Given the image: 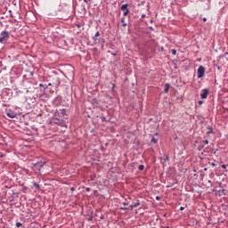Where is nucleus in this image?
<instances>
[{
    "label": "nucleus",
    "instance_id": "603ef678",
    "mask_svg": "<svg viewBox=\"0 0 228 228\" xmlns=\"http://www.w3.org/2000/svg\"><path fill=\"white\" fill-rule=\"evenodd\" d=\"M161 51H163V47L161 48Z\"/></svg>",
    "mask_w": 228,
    "mask_h": 228
},
{
    "label": "nucleus",
    "instance_id": "72a5a7b5",
    "mask_svg": "<svg viewBox=\"0 0 228 228\" xmlns=\"http://www.w3.org/2000/svg\"><path fill=\"white\" fill-rule=\"evenodd\" d=\"M202 20L203 22H208V18H203Z\"/></svg>",
    "mask_w": 228,
    "mask_h": 228
},
{
    "label": "nucleus",
    "instance_id": "7ed1b4c3",
    "mask_svg": "<svg viewBox=\"0 0 228 228\" xmlns=\"http://www.w3.org/2000/svg\"><path fill=\"white\" fill-rule=\"evenodd\" d=\"M50 124H51V126L56 125V126H63V124H64V123H63V120L58 118V117H55V118H52V119L50 120Z\"/></svg>",
    "mask_w": 228,
    "mask_h": 228
},
{
    "label": "nucleus",
    "instance_id": "f704fd0d",
    "mask_svg": "<svg viewBox=\"0 0 228 228\" xmlns=\"http://www.w3.org/2000/svg\"><path fill=\"white\" fill-rule=\"evenodd\" d=\"M221 167H222V168H224V169H226V168H227V166H226V165H224H224H222Z\"/></svg>",
    "mask_w": 228,
    "mask_h": 228
},
{
    "label": "nucleus",
    "instance_id": "c85d7f7f",
    "mask_svg": "<svg viewBox=\"0 0 228 228\" xmlns=\"http://www.w3.org/2000/svg\"><path fill=\"white\" fill-rule=\"evenodd\" d=\"M43 88H44V90H46V88H48L47 84H43Z\"/></svg>",
    "mask_w": 228,
    "mask_h": 228
},
{
    "label": "nucleus",
    "instance_id": "b1692460",
    "mask_svg": "<svg viewBox=\"0 0 228 228\" xmlns=\"http://www.w3.org/2000/svg\"><path fill=\"white\" fill-rule=\"evenodd\" d=\"M16 227H22V223H16Z\"/></svg>",
    "mask_w": 228,
    "mask_h": 228
},
{
    "label": "nucleus",
    "instance_id": "0eeeda50",
    "mask_svg": "<svg viewBox=\"0 0 228 228\" xmlns=\"http://www.w3.org/2000/svg\"><path fill=\"white\" fill-rule=\"evenodd\" d=\"M127 6H129L128 4H124L123 5H121V11L124 12V17H127V15L129 14V8H127Z\"/></svg>",
    "mask_w": 228,
    "mask_h": 228
},
{
    "label": "nucleus",
    "instance_id": "a878e982",
    "mask_svg": "<svg viewBox=\"0 0 228 228\" xmlns=\"http://www.w3.org/2000/svg\"><path fill=\"white\" fill-rule=\"evenodd\" d=\"M170 159V158L168 157V155L166 156V158L164 159V161L166 163V161H168Z\"/></svg>",
    "mask_w": 228,
    "mask_h": 228
},
{
    "label": "nucleus",
    "instance_id": "cd10ccee",
    "mask_svg": "<svg viewBox=\"0 0 228 228\" xmlns=\"http://www.w3.org/2000/svg\"><path fill=\"white\" fill-rule=\"evenodd\" d=\"M122 204H123V206H129V202L128 201H124Z\"/></svg>",
    "mask_w": 228,
    "mask_h": 228
},
{
    "label": "nucleus",
    "instance_id": "f257e3e1",
    "mask_svg": "<svg viewBox=\"0 0 228 228\" xmlns=\"http://www.w3.org/2000/svg\"><path fill=\"white\" fill-rule=\"evenodd\" d=\"M10 39V33L6 30H4L0 34V44H5Z\"/></svg>",
    "mask_w": 228,
    "mask_h": 228
},
{
    "label": "nucleus",
    "instance_id": "7c9ffc66",
    "mask_svg": "<svg viewBox=\"0 0 228 228\" xmlns=\"http://www.w3.org/2000/svg\"><path fill=\"white\" fill-rule=\"evenodd\" d=\"M172 186H174V183H171L169 185H167V188H172Z\"/></svg>",
    "mask_w": 228,
    "mask_h": 228
},
{
    "label": "nucleus",
    "instance_id": "37998d69",
    "mask_svg": "<svg viewBox=\"0 0 228 228\" xmlns=\"http://www.w3.org/2000/svg\"><path fill=\"white\" fill-rule=\"evenodd\" d=\"M198 103H199V104H202V101H199Z\"/></svg>",
    "mask_w": 228,
    "mask_h": 228
},
{
    "label": "nucleus",
    "instance_id": "a18cd8bd",
    "mask_svg": "<svg viewBox=\"0 0 228 228\" xmlns=\"http://www.w3.org/2000/svg\"><path fill=\"white\" fill-rule=\"evenodd\" d=\"M227 54H228V52L224 53V56H227Z\"/></svg>",
    "mask_w": 228,
    "mask_h": 228
},
{
    "label": "nucleus",
    "instance_id": "e433bc0d",
    "mask_svg": "<svg viewBox=\"0 0 228 228\" xmlns=\"http://www.w3.org/2000/svg\"><path fill=\"white\" fill-rule=\"evenodd\" d=\"M22 186H23L22 189H23L24 191L28 190V187H27V186H24V185H22Z\"/></svg>",
    "mask_w": 228,
    "mask_h": 228
},
{
    "label": "nucleus",
    "instance_id": "4468645a",
    "mask_svg": "<svg viewBox=\"0 0 228 228\" xmlns=\"http://www.w3.org/2000/svg\"><path fill=\"white\" fill-rule=\"evenodd\" d=\"M208 131L207 132V134H211L214 133V132H213V126H208Z\"/></svg>",
    "mask_w": 228,
    "mask_h": 228
},
{
    "label": "nucleus",
    "instance_id": "412c9836",
    "mask_svg": "<svg viewBox=\"0 0 228 228\" xmlns=\"http://www.w3.org/2000/svg\"><path fill=\"white\" fill-rule=\"evenodd\" d=\"M101 120H102V122H108V119H106V117H104V116L101 117Z\"/></svg>",
    "mask_w": 228,
    "mask_h": 228
},
{
    "label": "nucleus",
    "instance_id": "6e6d98bb",
    "mask_svg": "<svg viewBox=\"0 0 228 228\" xmlns=\"http://www.w3.org/2000/svg\"><path fill=\"white\" fill-rule=\"evenodd\" d=\"M167 228H169L168 226Z\"/></svg>",
    "mask_w": 228,
    "mask_h": 228
},
{
    "label": "nucleus",
    "instance_id": "c9c22d12",
    "mask_svg": "<svg viewBox=\"0 0 228 228\" xmlns=\"http://www.w3.org/2000/svg\"><path fill=\"white\" fill-rule=\"evenodd\" d=\"M149 29H150L151 31H154V28H152V27H149Z\"/></svg>",
    "mask_w": 228,
    "mask_h": 228
},
{
    "label": "nucleus",
    "instance_id": "20e7f679",
    "mask_svg": "<svg viewBox=\"0 0 228 228\" xmlns=\"http://www.w3.org/2000/svg\"><path fill=\"white\" fill-rule=\"evenodd\" d=\"M67 115V110L66 109H60L55 110L54 117H60L61 118H63Z\"/></svg>",
    "mask_w": 228,
    "mask_h": 228
},
{
    "label": "nucleus",
    "instance_id": "4be33fe9",
    "mask_svg": "<svg viewBox=\"0 0 228 228\" xmlns=\"http://www.w3.org/2000/svg\"><path fill=\"white\" fill-rule=\"evenodd\" d=\"M151 143H158V139L152 137L151 138Z\"/></svg>",
    "mask_w": 228,
    "mask_h": 228
},
{
    "label": "nucleus",
    "instance_id": "5fc2aeb1",
    "mask_svg": "<svg viewBox=\"0 0 228 228\" xmlns=\"http://www.w3.org/2000/svg\"><path fill=\"white\" fill-rule=\"evenodd\" d=\"M204 170H208V168H205Z\"/></svg>",
    "mask_w": 228,
    "mask_h": 228
},
{
    "label": "nucleus",
    "instance_id": "4c0bfd02",
    "mask_svg": "<svg viewBox=\"0 0 228 228\" xmlns=\"http://www.w3.org/2000/svg\"><path fill=\"white\" fill-rule=\"evenodd\" d=\"M199 148H200V149H204V145L201 144V145L199 146Z\"/></svg>",
    "mask_w": 228,
    "mask_h": 228
},
{
    "label": "nucleus",
    "instance_id": "6e6552de",
    "mask_svg": "<svg viewBox=\"0 0 228 228\" xmlns=\"http://www.w3.org/2000/svg\"><path fill=\"white\" fill-rule=\"evenodd\" d=\"M208 95H209V89L208 88L203 89L200 94L201 99H208Z\"/></svg>",
    "mask_w": 228,
    "mask_h": 228
},
{
    "label": "nucleus",
    "instance_id": "de8ad7c7",
    "mask_svg": "<svg viewBox=\"0 0 228 228\" xmlns=\"http://www.w3.org/2000/svg\"><path fill=\"white\" fill-rule=\"evenodd\" d=\"M0 158H3V153H0Z\"/></svg>",
    "mask_w": 228,
    "mask_h": 228
},
{
    "label": "nucleus",
    "instance_id": "5701e85b",
    "mask_svg": "<svg viewBox=\"0 0 228 228\" xmlns=\"http://www.w3.org/2000/svg\"><path fill=\"white\" fill-rule=\"evenodd\" d=\"M185 208H188V204H185V207H180V211H184Z\"/></svg>",
    "mask_w": 228,
    "mask_h": 228
},
{
    "label": "nucleus",
    "instance_id": "c756f323",
    "mask_svg": "<svg viewBox=\"0 0 228 228\" xmlns=\"http://www.w3.org/2000/svg\"><path fill=\"white\" fill-rule=\"evenodd\" d=\"M93 104H97V100L96 99L93 100Z\"/></svg>",
    "mask_w": 228,
    "mask_h": 228
},
{
    "label": "nucleus",
    "instance_id": "f3484780",
    "mask_svg": "<svg viewBox=\"0 0 228 228\" xmlns=\"http://www.w3.org/2000/svg\"><path fill=\"white\" fill-rule=\"evenodd\" d=\"M121 23L123 28H126V26H127V23H126V18H121Z\"/></svg>",
    "mask_w": 228,
    "mask_h": 228
},
{
    "label": "nucleus",
    "instance_id": "9b49d317",
    "mask_svg": "<svg viewBox=\"0 0 228 228\" xmlns=\"http://www.w3.org/2000/svg\"><path fill=\"white\" fill-rule=\"evenodd\" d=\"M19 197V192H12L11 196V202L14 200V199Z\"/></svg>",
    "mask_w": 228,
    "mask_h": 228
},
{
    "label": "nucleus",
    "instance_id": "a211bd4d",
    "mask_svg": "<svg viewBox=\"0 0 228 228\" xmlns=\"http://www.w3.org/2000/svg\"><path fill=\"white\" fill-rule=\"evenodd\" d=\"M219 193H222V195H226L227 190L225 189L219 190Z\"/></svg>",
    "mask_w": 228,
    "mask_h": 228
},
{
    "label": "nucleus",
    "instance_id": "423d86ee",
    "mask_svg": "<svg viewBox=\"0 0 228 228\" xmlns=\"http://www.w3.org/2000/svg\"><path fill=\"white\" fill-rule=\"evenodd\" d=\"M197 74L198 79H200L204 76V74H206V68H204V66H200Z\"/></svg>",
    "mask_w": 228,
    "mask_h": 228
},
{
    "label": "nucleus",
    "instance_id": "3c124183",
    "mask_svg": "<svg viewBox=\"0 0 228 228\" xmlns=\"http://www.w3.org/2000/svg\"><path fill=\"white\" fill-rule=\"evenodd\" d=\"M155 134H156V136H158V133H156Z\"/></svg>",
    "mask_w": 228,
    "mask_h": 228
},
{
    "label": "nucleus",
    "instance_id": "ea45409f",
    "mask_svg": "<svg viewBox=\"0 0 228 228\" xmlns=\"http://www.w3.org/2000/svg\"><path fill=\"white\" fill-rule=\"evenodd\" d=\"M90 190H91V189L88 188V187L86 188V191H90Z\"/></svg>",
    "mask_w": 228,
    "mask_h": 228
},
{
    "label": "nucleus",
    "instance_id": "1a4fd4ad",
    "mask_svg": "<svg viewBox=\"0 0 228 228\" xmlns=\"http://www.w3.org/2000/svg\"><path fill=\"white\" fill-rule=\"evenodd\" d=\"M6 115L7 117H9V118H15V117H17V113H15L12 110H6Z\"/></svg>",
    "mask_w": 228,
    "mask_h": 228
},
{
    "label": "nucleus",
    "instance_id": "bb28decb",
    "mask_svg": "<svg viewBox=\"0 0 228 228\" xmlns=\"http://www.w3.org/2000/svg\"><path fill=\"white\" fill-rule=\"evenodd\" d=\"M209 164L211 165V167H217V164L215 163V162H211V163H209Z\"/></svg>",
    "mask_w": 228,
    "mask_h": 228
},
{
    "label": "nucleus",
    "instance_id": "a19ab883",
    "mask_svg": "<svg viewBox=\"0 0 228 228\" xmlns=\"http://www.w3.org/2000/svg\"><path fill=\"white\" fill-rule=\"evenodd\" d=\"M39 86H40L41 88H44V84H39Z\"/></svg>",
    "mask_w": 228,
    "mask_h": 228
},
{
    "label": "nucleus",
    "instance_id": "6ab92c4d",
    "mask_svg": "<svg viewBox=\"0 0 228 228\" xmlns=\"http://www.w3.org/2000/svg\"><path fill=\"white\" fill-rule=\"evenodd\" d=\"M171 53L173 54V56H175V54H177V50L176 49H172Z\"/></svg>",
    "mask_w": 228,
    "mask_h": 228
},
{
    "label": "nucleus",
    "instance_id": "473e14b6",
    "mask_svg": "<svg viewBox=\"0 0 228 228\" xmlns=\"http://www.w3.org/2000/svg\"><path fill=\"white\" fill-rule=\"evenodd\" d=\"M156 200H161V197L156 196Z\"/></svg>",
    "mask_w": 228,
    "mask_h": 228
},
{
    "label": "nucleus",
    "instance_id": "c03bdc74",
    "mask_svg": "<svg viewBox=\"0 0 228 228\" xmlns=\"http://www.w3.org/2000/svg\"><path fill=\"white\" fill-rule=\"evenodd\" d=\"M113 88H115V84H112V90H113Z\"/></svg>",
    "mask_w": 228,
    "mask_h": 228
},
{
    "label": "nucleus",
    "instance_id": "dca6fc26",
    "mask_svg": "<svg viewBox=\"0 0 228 228\" xmlns=\"http://www.w3.org/2000/svg\"><path fill=\"white\" fill-rule=\"evenodd\" d=\"M32 184H33L34 188L40 190V184H38L37 182H32Z\"/></svg>",
    "mask_w": 228,
    "mask_h": 228
},
{
    "label": "nucleus",
    "instance_id": "58836bf2",
    "mask_svg": "<svg viewBox=\"0 0 228 228\" xmlns=\"http://www.w3.org/2000/svg\"><path fill=\"white\" fill-rule=\"evenodd\" d=\"M142 19H145L146 15L145 14H142Z\"/></svg>",
    "mask_w": 228,
    "mask_h": 228
},
{
    "label": "nucleus",
    "instance_id": "864d4df0",
    "mask_svg": "<svg viewBox=\"0 0 228 228\" xmlns=\"http://www.w3.org/2000/svg\"><path fill=\"white\" fill-rule=\"evenodd\" d=\"M18 93H20V91H18Z\"/></svg>",
    "mask_w": 228,
    "mask_h": 228
},
{
    "label": "nucleus",
    "instance_id": "aec40b11",
    "mask_svg": "<svg viewBox=\"0 0 228 228\" xmlns=\"http://www.w3.org/2000/svg\"><path fill=\"white\" fill-rule=\"evenodd\" d=\"M144 168H145V166H143V165H140V166L138 167V170H140V171L144 170Z\"/></svg>",
    "mask_w": 228,
    "mask_h": 228
},
{
    "label": "nucleus",
    "instance_id": "2eb2a0df",
    "mask_svg": "<svg viewBox=\"0 0 228 228\" xmlns=\"http://www.w3.org/2000/svg\"><path fill=\"white\" fill-rule=\"evenodd\" d=\"M207 188H211L213 186V182L211 180H208L206 183Z\"/></svg>",
    "mask_w": 228,
    "mask_h": 228
},
{
    "label": "nucleus",
    "instance_id": "8fccbe9b",
    "mask_svg": "<svg viewBox=\"0 0 228 228\" xmlns=\"http://www.w3.org/2000/svg\"><path fill=\"white\" fill-rule=\"evenodd\" d=\"M30 75L33 76V72H30Z\"/></svg>",
    "mask_w": 228,
    "mask_h": 228
},
{
    "label": "nucleus",
    "instance_id": "f03ea898",
    "mask_svg": "<svg viewBox=\"0 0 228 228\" xmlns=\"http://www.w3.org/2000/svg\"><path fill=\"white\" fill-rule=\"evenodd\" d=\"M45 165V162L37 161L32 163V168H35V170H37L40 172L42 170L43 167Z\"/></svg>",
    "mask_w": 228,
    "mask_h": 228
},
{
    "label": "nucleus",
    "instance_id": "ddd939ff",
    "mask_svg": "<svg viewBox=\"0 0 228 228\" xmlns=\"http://www.w3.org/2000/svg\"><path fill=\"white\" fill-rule=\"evenodd\" d=\"M98 43L101 44V45H104V44H106V39H104L103 37H100L98 39Z\"/></svg>",
    "mask_w": 228,
    "mask_h": 228
},
{
    "label": "nucleus",
    "instance_id": "09e8293b",
    "mask_svg": "<svg viewBox=\"0 0 228 228\" xmlns=\"http://www.w3.org/2000/svg\"><path fill=\"white\" fill-rule=\"evenodd\" d=\"M113 56H117V53H112Z\"/></svg>",
    "mask_w": 228,
    "mask_h": 228
},
{
    "label": "nucleus",
    "instance_id": "39448f33",
    "mask_svg": "<svg viewBox=\"0 0 228 228\" xmlns=\"http://www.w3.org/2000/svg\"><path fill=\"white\" fill-rule=\"evenodd\" d=\"M138 206H140V200H137L136 202H134L132 205L129 206V208L121 207L120 209L122 211H127V209H134V208H138Z\"/></svg>",
    "mask_w": 228,
    "mask_h": 228
},
{
    "label": "nucleus",
    "instance_id": "9d476101",
    "mask_svg": "<svg viewBox=\"0 0 228 228\" xmlns=\"http://www.w3.org/2000/svg\"><path fill=\"white\" fill-rule=\"evenodd\" d=\"M169 90H170V84H165L164 94H168Z\"/></svg>",
    "mask_w": 228,
    "mask_h": 228
},
{
    "label": "nucleus",
    "instance_id": "f8f14e48",
    "mask_svg": "<svg viewBox=\"0 0 228 228\" xmlns=\"http://www.w3.org/2000/svg\"><path fill=\"white\" fill-rule=\"evenodd\" d=\"M101 37V32H99V31H97L96 33H95V35L93 37V40L94 41V42H97V37Z\"/></svg>",
    "mask_w": 228,
    "mask_h": 228
},
{
    "label": "nucleus",
    "instance_id": "49530a36",
    "mask_svg": "<svg viewBox=\"0 0 228 228\" xmlns=\"http://www.w3.org/2000/svg\"><path fill=\"white\" fill-rule=\"evenodd\" d=\"M152 22H154V20H151V23L152 24Z\"/></svg>",
    "mask_w": 228,
    "mask_h": 228
},
{
    "label": "nucleus",
    "instance_id": "2f4dec72",
    "mask_svg": "<svg viewBox=\"0 0 228 228\" xmlns=\"http://www.w3.org/2000/svg\"><path fill=\"white\" fill-rule=\"evenodd\" d=\"M70 191H76V188L75 187H71L70 188Z\"/></svg>",
    "mask_w": 228,
    "mask_h": 228
},
{
    "label": "nucleus",
    "instance_id": "79ce46f5",
    "mask_svg": "<svg viewBox=\"0 0 228 228\" xmlns=\"http://www.w3.org/2000/svg\"><path fill=\"white\" fill-rule=\"evenodd\" d=\"M46 86H47V87H49V86H52V84H51V83H48V84H46Z\"/></svg>",
    "mask_w": 228,
    "mask_h": 228
},
{
    "label": "nucleus",
    "instance_id": "393cba45",
    "mask_svg": "<svg viewBox=\"0 0 228 228\" xmlns=\"http://www.w3.org/2000/svg\"><path fill=\"white\" fill-rule=\"evenodd\" d=\"M203 143H205V145H208L209 143V141L208 139L203 141Z\"/></svg>",
    "mask_w": 228,
    "mask_h": 228
}]
</instances>
